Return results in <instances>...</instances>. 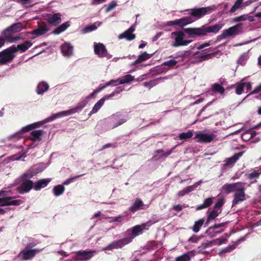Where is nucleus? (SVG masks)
Segmentation results:
<instances>
[{
  "mask_svg": "<svg viewBox=\"0 0 261 261\" xmlns=\"http://www.w3.org/2000/svg\"><path fill=\"white\" fill-rule=\"evenodd\" d=\"M212 90L215 92L219 93L222 94L224 92V88L223 87L219 84L215 83L212 86Z\"/></svg>",
  "mask_w": 261,
  "mask_h": 261,
  "instance_id": "48",
  "label": "nucleus"
},
{
  "mask_svg": "<svg viewBox=\"0 0 261 261\" xmlns=\"http://www.w3.org/2000/svg\"><path fill=\"white\" fill-rule=\"evenodd\" d=\"M175 148V146L173 147L171 149L167 151L166 152H164L162 149L157 150L155 152V155H158V154H161L160 158L165 157L166 158L168 155H169L173 151V149Z\"/></svg>",
  "mask_w": 261,
  "mask_h": 261,
  "instance_id": "50",
  "label": "nucleus"
},
{
  "mask_svg": "<svg viewBox=\"0 0 261 261\" xmlns=\"http://www.w3.org/2000/svg\"><path fill=\"white\" fill-rule=\"evenodd\" d=\"M213 246H214V242L213 240L207 242L202 243L201 244L200 247L202 249H205L206 248L212 247Z\"/></svg>",
  "mask_w": 261,
  "mask_h": 261,
  "instance_id": "60",
  "label": "nucleus"
},
{
  "mask_svg": "<svg viewBox=\"0 0 261 261\" xmlns=\"http://www.w3.org/2000/svg\"><path fill=\"white\" fill-rule=\"evenodd\" d=\"M51 181L49 178L41 179L34 183V189L36 191H39L47 186Z\"/></svg>",
  "mask_w": 261,
  "mask_h": 261,
  "instance_id": "30",
  "label": "nucleus"
},
{
  "mask_svg": "<svg viewBox=\"0 0 261 261\" xmlns=\"http://www.w3.org/2000/svg\"><path fill=\"white\" fill-rule=\"evenodd\" d=\"M242 182H237L231 184H226L222 186V189L227 194L234 192Z\"/></svg>",
  "mask_w": 261,
  "mask_h": 261,
  "instance_id": "27",
  "label": "nucleus"
},
{
  "mask_svg": "<svg viewBox=\"0 0 261 261\" xmlns=\"http://www.w3.org/2000/svg\"><path fill=\"white\" fill-rule=\"evenodd\" d=\"M94 52L99 58L110 59L112 57V56L108 52L105 45L101 43H94Z\"/></svg>",
  "mask_w": 261,
  "mask_h": 261,
  "instance_id": "12",
  "label": "nucleus"
},
{
  "mask_svg": "<svg viewBox=\"0 0 261 261\" xmlns=\"http://www.w3.org/2000/svg\"><path fill=\"white\" fill-rule=\"evenodd\" d=\"M242 24L239 23L223 31L219 37L222 39L234 37L242 33Z\"/></svg>",
  "mask_w": 261,
  "mask_h": 261,
  "instance_id": "10",
  "label": "nucleus"
},
{
  "mask_svg": "<svg viewBox=\"0 0 261 261\" xmlns=\"http://www.w3.org/2000/svg\"><path fill=\"white\" fill-rule=\"evenodd\" d=\"M123 90L124 88L122 87H118L111 94L105 95L95 104L91 111L90 112V114L96 113L102 106L106 100L112 98L114 96L120 93Z\"/></svg>",
  "mask_w": 261,
  "mask_h": 261,
  "instance_id": "9",
  "label": "nucleus"
},
{
  "mask_svg": "<svg viewBox=\"0 0 261 261\" xmlns=\"http://www.w3.org/2000/svg\"><path fill=\"white\" fill-rule=\"evenodd\" d=\"M188 53V51H178L175 54L174 58L175 59L179 58L180 60H179L178 61L182 60L184 59L185 57L187 55Z\"/></svg>",
  "mask_w": 261,
  "mask_h": 261,
  "instance_id": "55",
  "label": "nucleus"
},
{
  "mask_svg": "<svg viewBox=\"0 0 261 261\" xmlns=\"http://www.w3.org/2000/svg\"><path fill=\"white\" fill-rule=\"evenodd\" d=\"M149 222L134 226L132 229H127L124 234L127 240L130 243L136 237L142 234L144 229H147L151 225Z\"/></svg>",
  "mask_w": 261,
  "mask_h": 261,
  "instance_id": "4",
  "label": "nucleus"
},
{
  "mask_svg": "<svg viewBox=\"0 0 261 261\" xmlns=\"http://www.w3.org/2000/svg\"><path fill=\"white\" fill-rule=\"evenodd\" d=\"M120 79H118L116 80H112L108 82H107V86H116L118 85H120L119 83Z\"/></svg>",
  "mask_w": 261,
  "mask_h": 261,
  "instance_id": "59",
  "label": "nucleus"
},
{
  "mask_svg": "<svg viewBox=\"0 0 261 261\" xmlns=\"http://www.w3.org/2000/svg\"><path fill=\"white\" fill-rule=\"evenodd\" d=\"M13 33L20 32L23 29V25L21 22H17L9 27Z\"/></svg>",
  "mask_w": 261,
  "mask_h": 261,
  "instance_id": "45",
  "label": "nucleus"
},
{
  "mask_svg": "<svg viewBox=\"0 0 261 261\" xmlns=\"http://www.w3.org/2000/svg\"><path fill=\"white\" fill-rule=\"evenodd\" d=\"M61 53L64 57H69L73 55V47L69 42H64L61 46Z\"/></svg>",
  "mask_w": 261,
  "mask_h": 261,
  "instance_id": "25",
  "label": "nucleus"
},
{
  "mask_svg": "<svg viewBox=\"0 0 261 261\" xmlns=\"http://www.w3.org/2000/svg\"><path fill=\"white\" fill-rule=\"evenodd\" d=\"M43 169L39 166L35 165L31 166L25 171L19 177L16 179L12 187L20 184V186L14 189L21 194L29 193L33 188L34 189V182L30 179L43 171Z\"/></svg>",
  "mask_w": 261,
  "mask_h": 261,
  "instance_id": "1",
  "label": "nucleus"
},
{
  "mask_svg": "<svg viewBox=\"0 0 261 261\" xmlns=\"http://www.w3.org/2000/svg\"><path fill=\"white\" fill-rule=\"evenodd\" d=\"M34 245H31L30 244L28 245L26 248L22 250L18 254V256L21 257L24 260H28L32 259L35 254L38 252L40 250L38 249H31L29 250L28 248L31 246H33Z\"/></svg>",
  "mask_w": 261,
  "mask_h": 261,
  "instance_id": "14",
  "label": "nucleus"
},
{
  "mask_svg": "<svg viewBox=\"0 0 261 261\" xmlns=\"http://www.w3.org/2000/svg\"><path fill=\"white\" fill-rule=\"evenodd\" d=\"M119 83L120 84H124L130 83L134 79V76H133L130 74H127L125 75L123 78H119Z\"/></svg>",
  "mask_w": 261,
  "mask_h": 261,
  "instance_id": "46",
  "label": "nucleus"
},
{
  "mask_svg": "<svg viewBox=\"0 0 261 261\" xmlns=\"http://www.w3.org/2000/svg\"><path fill=\"white\" fill-rule=\"evenodd\" d=\"M89 101L85 97L81 99L77 106L67 111H62L51 115V117L49 118V120H54L57 118L67 116L76 113H79L87 105Z\"/></svg>",
  "mask_w": 261,
  "mask_h": 261,
  "instance_id": "3",
  "label": "nucleus"
},
{
  "mask_svg": "<svg viewBox=\"0 0 261 261\" xmlns=\"http://www.w3.org/2000/svg\"><path fill=\"white\" fill-rule=\"evenodd\" d=\"M70 25L69 22L67 21L63 23H62L61 25H60L59 27H58L54 31V33L55 34H59L60 33L64 32L65 31Z\"/></svg>",
  "mask_w": 261,
  "mask_h": 261,
  "instance_id": "39",
  "label": "nucleus"
},
{
  "mask_svg": "<svg viewBox=\"0 0 261 261\" xmlns=\"http://www.w3.org/2000/svg\"><path fill=\"white\" fill-rule=\"evenodd\" d=\"M23 202L21 199L12 200V198H0V206H4L8 205H19Z\"/></svg>",
  "mask_w": 261,
  "mask_h": 261,
  "instance_id": "26",
  "label": "nucleus"
},
{
  "mask_svg": "<svg viewBox=\"0 0 261 261\" xmlns=\"http://www.w3.org/2000/svg\"><path fill=\"white\" fill-rule=\"evenodd\" d=\"M13 187L11 186V188ZM13 192L10 190V187H8L0 191V198H12Z\"/></svg>",
  "mask_w": 261,
  "mask_h": 261,
  "instance_id": "36",
  "label": "nucleus"
},
{
  "mask_svg": "<svg viewBox=\"0 0 261 261\" xmlns=\"http://www.w3.org/2000/svg\"><path fill=\"white\" fill-rule=\"evenodd\" d=\"M185 34L182 31H176L171 33L170 37L173 40L171 44L172 47L186 46L190 44L192 40H184Z\"/></svg>",
  "mask_w": 261,
  "mask_h": 261,
  "instance_id": "8",
  "label": "nucleus"
},
{
  "mask_svg": "<svg viewBox=\"0 0 261 261\" xmlns=\"http://www.w3.org/2000/svg\"><path fill=\"white\" fill-rule=\"evenodd\" d=\"M244 153V151H241L235 153L232 156L227 159L225 161L224 166H232L241 158Z\"/></svg>",
  "mask_w": 261,
  "mask_h": 261,
  "instance_id": "28",
  "label": "nucleus"
},
{
  "mask_svg": "<svg viewBox=\"0 0 261 261\" xmlns=\"http://www.w3.org/2000/svg\"><path fill=\"white\" fill-rule=\"evenodd\" d=\"M242 81H244V88L246 89L247 92L250 91L252 89V83L248 81L247 77L243 79Z\"/></svg>",
  "mask_w": 261,
  "mask_h": 261,
  "instance_id": "53",
  "label": "nucleus"
},
{
  "mask_svg": "<svg viewBox=\"0 0 261 261\" xmlns=\"http://www.w3.org/2000/svg\"><path fill=\"white\" fill-rule=\"evenodd\" d=\"M195 20L191 16H186L180 19H177L173 21H168L166 22L167 26L177 25L180 27H184L189 24L193 22Z\"/></svg>",
  "mask_w": 261,
  "mask_h": 261,
  "instance_id": "13",
  "label": "nucleus"
},
{
  "mask_svg": "<svg viewBox=\"0 0 261 261\" xmlns=\"http://www.w3.org/2000/svg\"><path fill=\"white\" fill-rule=\"evenodd\" d=\"M214 245L221 246L222 244H225L227 242V239L225 238H219L213 240Z\"/></svg>",
  "mask_w": 261,
  "mask_h": 261,
  "instance_id": "57",
  "label": "nucleus"
},
{
  "mask_svg": "<svg viewBox=\"0 0 261 261\" xmlns=\"http://www.w3.org/2000/svg\"><path fill=\"white\" fill-rule=\"evenodd\" d=\"M261 174V166H259L258 168L251 169L247 174V178L251 180L250 185L256 182V179L258 178L260 175Z\"/></svg>",
  "mask_w": 261,
  "mask_h": 261,
  "instance_id": "23",
  "label": "nucleus"
},
{
  "mask_svg": "<svg viewBox=\"0 0 261 261\" xmlns=\"http://www.w3.org/2000/svg\"><path fill=\"white\" fill-rule=\"evenodd\" d=\"M215 227H214L213 225L209 227L206 230L205 233L211 237H216L218 234H219L221 233L223 230L221 231H216Z\"/></svg>",
  "mask_w": 261,
  "mask_h": 261,
  "instance_id": "40",
  "label": "nucleus"
},
{
  "mask_svg": "<svg viewBox=\"0 0 261 261\" xmlns=\"http://www.w3.org/2000/svg\"><path fill=\"white\" fill-rule=\"evenodd\" d=\"M210 51H213L211 49V48H209V52ZM218 52H211V53H203L201 54L200 55H198L196 57L198 62H202L204 61L208 60L210 59H212L214 56H215L217 54H218Z\"/></svg>",
  "mask_w": 261,
  "mask_h": 261,
  "instance_id": "29",
  "label": "nucleus"
},
{
  "mask_svg": "<svg viewBox=\"0 0 261 261\" xmlns=\"http://www.w3.org/2000/svg\"><path fill=\"white\" fill-rule=\"evenodd\" d=\"M222 25L215 24L208 27L202 26L200 28H188L184 29V31L192 37L196 36H202L206 35L207 33H217L221 29Z\"/></svg>",
  "mask_w": 261,
  "mask_h": 261,
  "instance_id": "2",
  "label": "nucleus"
},
{
  "mask_svg": "<svg viewBox=\"0 0 261 261\" xmlns=\"http://www.w3.org/2000/svg\"><path fill=\"white\" fill-rule=\"evenodd\" d=\"M216 5H211L206 7L195 8L189 9L190 16L195 17V20L199 19L207 14H210L217 9Z\"/></svg>",
  "mask_w": 261,
  "mask_h": 261,
  "instance_id": "5",
  "label": "nucleus"
},
{
  "mask_svg": "<svg viewBox=\"0 0 261 261\" xmlns=\"http://www.w3.org/2000/svg\"><path fill=\"white\" fill-rule=\"evenodd\" d=\"M199 240V237H198L197 235L193 234L192 237H191L188 239V242L192 243H196L198 242V241Z\"/></svg>",
  "mask_w": 261,
  "mask_h": 261,
  "instance_id": "63",
  "label": "nucleus"
},
{
  "mask_svg": "<svg viewBox=\"0 0 261 261\" xmlns=\"http://www.w3.org/2000/svg\"><path fill=\"white\" fill-rule=\"evenodd\" d=\"M45 133L43 130H34L30 134V139L34 142H39L41 141L42 136Z\"/></svg>",
  "mask_w": 261,
  "mask_h": 261,
  "instance_id": "31",
  "label": "nucleus"
},
{
  "mask_svg": "<svg viewBox=\"0 0 261 261\" xmlns=\"http://www.w3.org/2000/svg\"><path fill=\"white\" fill-rule=\"evenodd\" d=\"M215 137L216 136L214 134H206L200 131L197 133L195 136V138L198 142L205 143L212 142Z\"/></svg>",
  "mask_w": 261,
  "mask_h": 261,
  "instance_id": "17",
  "label": "nucleus"
},
{
  "mask_svg": "<svg viewBox=\"0 0 261 261\" xmlns=\"http://www.w3.org/2000/svg\"><path fill=\"white\" fill-rule=\"evenodd\" d=\"M221 212L222 209L214 208L211 211H207L206 212L207 219L204 223V226H207L211 222L215 220Z\"/></svg>",
  "mask_w": 261,
  "mask_h": 261,
  "instance_id": "20",
  "label": "nucleus"
},
{
  "mask_svg": "<svg viewBox=\"0 0 261 261\" xmlns=\"http://www.w3.org/2000/svg\"><path fill=\"white\" fill-rule=\"evenodd\" d=\"M224 204V200L223 198H219L218 201L215 203L214 209H222L221 207Z\"/></svg>",
  "mask_w": 261,
  "mask_h": 261,
  "instance_id": "56",
  "label": "nucleus"
},
{
  "mask_svg": "<svg viewBox=\"0 0 261 261\" xmlns=\"http://www.w3.org/2000/svg\"><path fill=\"white\" fill-rule=\"evenodd\" d=\"M33 43L30 41H26L24 43L18 45V50L24 53L32 46Z\"/></svg>",
  "mask_w": 261,
  "mask_h": 261,
  "instance_id": "37",
  "label": "nucleus"
},
{
  "mask_svg": "<svg viewBox=\"0 0 261 261\" xmlns=\"http://www.w3.org/2000/svg\"><path fill=\"white\" fill-rule=\"evenodd\" d=\"M15 57L14 53L8 52V49H4L0 52V65H5L13 61Z\"/></svg>",
  "mask_w": 261,
  "mask_h": 261,
  "instance_id": "19",
  "label": "nucleus"
},
{
  "mask_svg": "<svg viewBox=\"0 0 261 261\" xmlns=\"http://www.w3.org/2000/svg\"><path fill=\"white\" fill-rule=\"evenodd\" d=\"M247 15H242L238 17H236L233 18V21L235 22H240L242 21H244L247 19Z\"/></svg>",
  "mask_w": 261,
  "mask_h": 261,
  "instance_id": "64",
  "label": "nucleus"
},
{
  "mask_svg": "<svg viewBox=\"0 0 261 261\" xmlns=\"http://www.w3.org/2000/svg\"><path fill=\"white\" fill-rule=\"evenodd\" d=\"M190 252L185 253L180 256H177L175 258V261H189L191 257L189 255Z\"/></svg>",
  "mask_w": 261,
  "mask_h": 261,
  "instance_id": "49",
  "label": "nucleus"
},
{
  "mask_svg": "<svg viewBox=\"0 0 261 261\" xmlns=\"http://www.w3.org/2000/svg\"><path fill=\"white\" fill-rule=\"evenodd\" d=\"M101 24V22L99 21H97L94 22L93 24H91L89 25L86 26L85 28L82 29L81 30L82 33L83 34H86L92 31H93L97 29V28L100 26Z\"/></svg>",
  "mask_w": 261,
  "mask_h": 261,
  "instance_id": "34",
  "label": "nucleus"
},
{
  "mask_svg": "<svg viewBox=\"0 0 261 261\" xmlns=\"http://www.w3.org/2000/svg\"><path fill=\"white\" fill-rule=\"evenodd\" d=\"M205 219L204 218H201L194 222L192 227L190 228L195 233H197L200 230V228L203 224H204Z\"/></svg>",
  "mask_w": 261,
  "mask_h": 261,
  "instance_id": "35",
  "label": "nucleus"
},
{
  "mask_svg": "<svg viewBox=\"0 0 261 261\" xmlns=\"http://www.w3.org/2000/svg\"><path fill=\"white\" fill-rule=\"evenodd\" d=\"M244 81L241 80V81L238 83L236 86V93L238 95H241L243 92L244 88Z\"/></svg>",
  "mask_w": 261,
  "mask_h": 261,
  "instance_id": "51",
  "label": "nucleus"
},
{
  "mask_svg": "<svg viewBox=\"0 0 261 261\" xmlns=\"http://www.w3.org/2000/svg\"><path fill=\"white\" fill-rule=\"evenodd\" d=\"M117 6V3L116 2L113 1L109 3L108 5L106 6V12H109L114 9L116 6Z\"/></svg>",
  "mask_w": 261,
  "mask_h": 261,
  "instance_id": "62",
  "label": "nucleus"
},
{
  "mask_svg": "<svg viewBox=\"0 0 261 261\" xmlns=\"http://www.w3.org/2000/svg\"><path fill=\"white\" fill-rule=\"evenodd\" d=\"M48 22L52 25H57L61 22V15L59 13L50 15L47 18Z\"/></svg>",
  "mask_w": 261,
  "mask_h": 261,
  "instance_id": "32",
  "label": "nucleus"
},
{
  "mask_svg": "<svg viewBox=\"0 0 261 261\" xmlns=\"http://www.w3.org/2000/svg\"><path fill=\"white\" fill-rule=\"evenodd\" d=\"M128 215V213L127 212L125 211L123 213V214L120 215L118 216L113 217L111 218L112 221L114 222H119L121 223L124 221V218Z\"/></svg>",
  "mask_w": 261,
  "mask_h": 261,
  "instance_id": "43",
  "label": "nucleus"
},
{
  "mask_svg": "<svg viewBox=\"0 0 261 261\" xmlns=\"http://www.w3.org/2000/svg\"><path fill=\"white\" fill-rule=\"evenodd\" d=\"M214 199V197L207 198L204 200L203 203L204 204L205 206H206V207H208L213 203V200Z\"/></svg>",
  "mask_w": 261,
  "mask_h": 261,
  "instance_id": "61",
  "label": "nucleus"
},
{
  "mask_svg": "<svg viewBox=\"0 0 261 261\" xmlns=\"http://www.w3.org/2000/svg\"><path fill=\"white\" fill-rule=\"evenodd\" d=\"M236 248V243L228 245L225 248L222 249L219 253V255H222L223 253L230 252Z\"/></svg>",
  "mask_w": 261,
  "mask_h": 261,
  "instance_id": "42",
  "label": "nucleus"
},
{
  "mask_svg": "<svg viewBox=\"0 0 261 261\" xmlns=\"http://www.w3.org/2000/svg\"><path fill=\"white\" fill-rule=\"evenodd\" d=\"M148 207V205L144 204L140 199L137 198L135 200L132 206L129 207V210L133 213H135L140 210H146Z\"/></svg>",
  "mask_w": 261,
  "mask_h": 261,
  "instance_id": "24",
  "label": "nucleus"
},
{
  "mask_svg": "<svg viewBox=\"0 0 261 261\" xmlns=\"http://www.w3.org/2000/svg\"><path fill=\"white\" fill-rule=\"evenodd\" d=\"M178 61L175 59H171L166 61L164 62L162 65L164 66H167L169 68H172L176 66Z\"/></svg>",
  "mask_w": 261,
  "mask_h": 261,
  "instance_id": "47",
  "label": "nucleus"
},
{
  "mask_svg": "<svg viewBox=\"0 0 261 261\" xmlns=\"http://www.w3.org/2000/svg\"><path fill=\"white\" fill-rule=\"evenodd\" d=\"M135 30V25H132L128 29L125 31L124 33L120 34L118 36V38L120 39H126L128 41H132L134 40L136 36L133 32Z\"/></svg>",
  "mask_w": 261,
  "mask_h": 261,
  "instance_id": "21",
  "label": "nucleus"
},
{
  "mask_svg": "<svg viewBox=\"0 0 261 261\" xmlns=\"http://www.w3.org/2000/svg\"><path fill=\"white\" fill-rule=\"evenodd\" d=\"M96 253L95 250H80L76 252L75 257L79 260H88Z\"/></svg>",
  "mask_w": 261,
  "mask_h": 261,
  "instance_id": "18",
  "label": "nucleus"
},
{
  "mask_svg": "<svg viewBox=\"0 0 261 261\" xmlns=\"http://www.w3.org/2000/svg\"><path fill=\"white\" fill-rule=\"evenodd\" d=\"M13 34L12 31L8 27L2 32V36L0 37L1 38H3L5 42L12 43L20 39L21 37L19 36H14Z\"/></svg>",
  "mask_w": 261,
  "mask_h": 261,
  "instance_id": "15",
  "label": "nucleus"
},
{
  "mask_svg": "<svg viewBox=\"0 0 261 261\" xmlns=\"http://www.w3.org/2000/svg\"><path fill=\"white\" fill-rule=\"evenodd\" d=\"M129 244L128 241L125 237L118 240L113 241L112 243L108 245L107 247L103 248L104 250H112L113 249H117L121 248L126 245Z\"/></svg>",
  "mask_w": 261,
  "mask_h": 261,
  "instance_id": "16",
  "label": "nucleus"
},
{
  "mask_svg": "<svg viewBox=\"0 0 261 261\" xmlns=\"http://www.w3.org/2000/svg\"><path fill=\"white\" fill-rule=\"evenodd\" d=\"M128 119L126 115L121 113H117L113 114L110 118V123L112 128H114L123 124Z\"/></svg>",
  "mask_w": 261,
  "mask_h": 261,
  "instance_id": "11",
  "label": "nucleus"
},
{
  "mask_svg": "<svg viewBox=\"0 0 261 261\" xmlns=\"http://www.w3.org/2000/svg\"><path fill=\"white\" fill-rule=\"evenodd\" d=\"M152 55V54H149L147 53L146 52H143L140 55L138 56L137 58V61H139V63L145 61L151 58Z\"/></svg>",
  "mask_w": 261,
  "mask_h": 261,
  "instance_id": "41",
  "label": "nucleus"
},
{
  "mask_svg": "<svg viewBox=\"0 0 261 261\" xmlns=\"http://www.w3.org/2000/svg\"><path fill=\"white\" fill-rule=\"evenodd\" d=\"M51 117V115L50 116L45 118L43 121L27 125L23 127L22 128H21L20 129H19L18 131L16 132L14 134L9 136V138L10 139H13V138H16L17 139H19L22 137V135L24 133L28 132L33 129L38 127L39 126L43 125L46 123L53 121V120H49V118H50Z\"/></svg>",
  "mask_w": 261,
  "mask_h": 261,
  "instance_id": "6",
  "label": "nucleus"
},
{
  "mask_svg": "<svg viewBox=\"0 0 261 261\" xmlns=\"http://www.w3.org/2000/svg\"><path fill=\"white\" fill-rule=\"evenodd\" d=\"M200 181H198V182L195 183L193 185L188 186V187L185 188L184 189L185 191H187V192H188L189 193H190V192L194 191L198 187V186L200 185Z\"/></svg>",
  "mask_w": 261,
  "mask_h": 261,
  "instance_id": "54",
  "label": "nucleus"
},
{
  "mask_svg": "<svg viewBox=\"0 0 261 261\" xmlns=\"http://www.w3.org/2000/svg\"><path fill=\"white\" fill-rule=\"evenodd\" d=\"M65 190V188L62 185H59L54 187L53 193L55 196H59L62 194Z\"/></svg>",
  "mask_w": 261,
  "mask_h": 261,
  "instance_id": "38",
  "label": "nucleus"
},
{
  "mask_svg": "<svg viewBox=\"0 0 261 261\" xmlns=\"http://www.w3.org/2000/svg\"><path fill=\"white\" fill-rule=\"evenodd\" d=\"M249 56L248 53H244L241 55L237 60V63L241 65H244L248 59Z\"/></svg>",
  "mask_w": 261,
  "mask_h": 261,
  "instance_id": "44",
  "label": "nucleus"
},
{
  "mask_svg": "<svg viewBox=\"0 0 261 261\" xmlns=\"http://www.w3.org/2000/svg\"><path fill=\"white\" fill-rule=\"evenodd\" d=\"M49 88L48 83L44 81L39 83L36 88V92L39 95H42L46 92Z\"/></svg>",
  "mask_w": 261,
  "mask_h": 261,
  "instance_id": "33",
  "label": "nucleus"
},
{
  "mask_svg": "<svg viewBox=\"0 0 261 261\" xmlns=\"http://www.w3.org/2000/svg\"><path fill=\"white\" fill-rule=\"evenodd\" d=\"M46 32V30L45 29L39 28L37 29L34 30L33 31V33L37 36H40L45 34Z\"/></svg>",
  "mask_w": 261,
  "mask_h": 261,
  "instance_id": "58",
  "label": "nucleus"
},
{
  "mask_svg": "<svg viewBox=\"0 0 261 261\" xmlns=\"http://www.w3.org/2000/svg\"><path fill=\"white\" fill-rule=\"evenodd\" d=\"M171 75H168L154 79L148 82H144L143 83V86L145 87L148 88L150 89L153 87L158 85L159 84L164 82L165 80L169 79Z\"/></svg>",
  "mask_w": 261,
  "mask_h": 261,
  "instance_id": "22",
  "label": "nucleus"
},
{
  "mask_svg": "<svg viewBox=\"0 0 261 261\" xmlns=\"http://www.w3.org/2000/svg\"><path fill=\"white\" fill-rule=\"evenodd\" d=\"M250 186V184H247L246 182H243L241 185L238 187L234 192L233 199L232 201V206H234L239 203L246 200V198L245 191L246 189Z\"/></svg>",
  "mask_w": 261,
  "mask_h": 261,
  "instance_id": "7",
  "label": "nucleus"
},
{
  "mask_svg": "<svg viewBox=\"0 0 261 261\" xmlns=\"http://www.w3.org/2000/svg\"><path fill=\"white\" fill-rule=\"evenodd\" d=\"M193 136V133L191 131L180 133L179 135V139L180 140H187L191 138Z\"/></svg>",
  "mask_w": 261,
  "mask_h": 261,
  "instance_id": "52",
  "label": "nucleus"
}]
</instances>
